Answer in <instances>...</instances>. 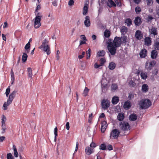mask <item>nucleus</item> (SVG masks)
Instances as JSON below:
<instances>
[{
    "label": "nucleus",
    "instance_id": "f257e3e1",
    "mask_svg": "<svg viewBox=\"0 0 159 159\" xmlns=\"http://www.w3.org/2000/svg\"><path fill=\"white\" fill-rule=\"evenodd\" d=\"M111 39H109L107 43V49L111 55L116 54L117 48L120 46L121 39L119 37L116 36L113 42Z\"/></svg>",
    "mask_w": 159,
    "mask_h": 159
},
{
    "label": "nucleus",
    "instance_id": "f03ea898",
    "mask_svg": "<svg viewBox=\"0 0 159 159\" xmlns=\"http://www.w3.org/2000/svg\"><path fill=\"white\" fill-rule=\"evenodd\" d=\"M151 104L149 99H144L140 101L139 105L142 109H146L151 106Z\"/></svg>",
    "mask_w": 159,
    "mask_h": 159
},
{
    "label": "nucleus",
    "instance_id": "7ed1b4c3",
    "mask_svg": "<svg viewBox=\"0 0 159 159\" xmlns=\"http://www.w3.org/2000/svg\"><path fill=\"white\" fill-rule=\"evenodd\" d=\"M119 126L120 129L123 131H126L130 129L129 124L126 121H122L120 123Z\"/></svg>",
    "mask_w": 159,
    "mask_h": 159
},
{
    "label": "nucleus",
    "instance_id": "20e7f679",
    "mask_svg": "<svg viewBox=\"0 0 159 159\" xmlns=\"http://www.w3.org/2000/svg\"><path fill=\"white\" fill-rule=\"evenodd\" d=\"M36 16L34 19V27L35 28L37 29L41 26L40 22L42 15L40 13H38L36 14Z\"/></svg>",
    "mask_w": 159,
    "mask_h": 159
},
{
    "label": "nucleus",
    "instance_id": "39448f33",
    "mask_svg": "<svg viewBox=\"0 0 159 159\" xmlns=\"http://www.w3.org/2000/svg\"><path fill=\"white\" fill-rule=\"evenodd\" d=\"M120 133V132L117 129H113L110 134V139H117Z\"/></svg>",
    "mask_w": 159,
    "mask_h": 159
},
{
    "label": "nucleus",
    "instance_id": "423d86ee",
    "mask_svg": "<svg viewBox=\"0 0 159 159\" xmlns=\"http://www.w3.org/2000/svg\"><path fill=\"white\" fill-rule=\"evenodd\" d=\"M101 105L102 108L106 110L110 106V101L107 99H103L101 102Z\"/></svg>",
    "mask_w": 159,
    "mask_h": 159
},
{
    "label": "nucleus",
    "instance_id": "0eeeda50",
    "mask_svg": "<svg viewBox=\"0 0 159 159\" xmlns=\"http://www.w3.org/2000/svg\"><path fill=\"white\" fill-rule=\"evenodd\" d=\"M148 63L146 62L145 64V68L148 70H150L154 65L156 64V62L155 61H152L149 63V66Z\"/></svg>",
    "mask_w": 159,
    "mask_h": 159
},
{
    "label": "nucleus",
    "instance_id": "6e6552de",
    "mask_svg": "<svg viewBox=\"0 0 159 159\" xmlns=\"http://www.w3.org/2000/svg\"><path fill=\"white\" fill-rule=\"evenodd\" d=\"M148 52L147 50L144 48L143 49L139 52V55L140 58H145L147 55Z\"/></svg>",
    "mask_w": 159,
    "mask_h": 159
},
{
    "label": "nucleus",
    "instance_id": "1a4fd4ad",
    "mask_svg": "<svg viewBox=\"0 0 159 159\" xmlns=\"http://www.w3.org/2000/svg\"><path fill=\"white\" fill-rule=\"evenodd\" d=\"M135 37L137 39L140 40L143 37V35L141 31L137 30L136 31L135 33Z\"/></svg>",
    "mask_w": 159,
    "mask_h": 159
},
{
    "label": "nucleus",
    "instance_id": "9d476101",
    "mask_svg": "<svg viewBox=\"0 0 159 159\" xmlns=\"http://www.w3.org/2000/svg\"><path fill=\"white\" fill-rule=\"evenodd\" d=\"M84 23L86 27H88L90 26L91 23L90 20V17L89 16H86L85 20L84 21Z\"/></svg>",
    "mask_w": 159,
    "mask_h": 159
},
{
    "label": "nucleus",
    "instance_id": "9b49d317",
    "mask_svg": "<svg viewBox=\"0 0 159 159\" xmlns=\"http://www.w3.org/2000/svg\"><path fill=\"white\" fill-rule=\"evenodd\" d=\"M153 47L155 50H159V38H157L154 41Z\"/></svg>",
    "mask_w": 159,
    "mask_h": 159
},
{
    "label": "nucleus",
    "instance_id": "f8f14e48",
    "mask_svg": "<svg viewBox=\"0 0 159 159\" xmlns=\"http://www.w3.org/2000/svg\"><path fill=\"white\" fill-rule=\"evenodd\" d=\"M107 6L110 7H116V4L112 0H108L107 2Z\"/></svg>",
    "mask_w": 159,
    "mask_h": 159
},
{
    "label": "nucleus",
    "instance_id": "ddd939ff",
    "mask_svg": "<svg viewBox=\"0 0 159 159\" xmlns=\"http://www.w3.org/2000/svg\"><path fill=\"white\" fill-rule=\"evenodd\" d=\"M158 55V52L157 50H153L151 52V57L152 59H155Z\"/></svg>",
    "mask_w": 159,
    "mask_h": 159
},
{
    "label": "nucleus",
    "instance_id": "4468645a",
    "mask_svg": "<svg viewBox=\"0 0 159 159\" xmlns=\"http://www.w3.org/2000/svg\"><path fill=\"white\" fill-rule=\"evenodd\" d=\"M157 29L156 27H152L151 29L149 30V32L150 34H153L154 36L157 34Z\"/></svg>",
    "mask_w": 159,
    "mask_h": 159
},
{
    "label": "nucleus",
    "instance_id": "2eb2a0df",
    "mask_svg": "<svg viewBox=\"0 0 159 159\" xmlns=\"http://www.w3.org/2000/svg\"><path fill=\"white\" fill-rule=\"evenodd\" d=\"M107 127V122L104 121L102 123L101 130L102 133H104Z\"/></svg>",
    "mask_w": 159,
    "mask_h": 159
},
{
    "label": "nucleus",
    "instance_id": "dca6fc26",
    "mask_svg": "<svg viewBox=\"0 0 159 159\" xmlns=\"http://www.w3.org/2000/svg\"><path fill=\"white\" fill-rule=\"evenodd\" d=\"M131 103L129 101H126L124 105V107L125 110L129 109L131 107Z\"/></svg>",
    "mask_w": 159,
    "mask_h": 159
},
{
    "label": "nucleus",
    "instance_id": "f3484780",
    "mask_svg": "<svg viewBox=\"0 0 159 159\" xmlns=\"http://www.w3.org/2000/svg\"><path fill=\"white\" fill-rule=\"evenodd\" d=\"M43 51L45 52L48 55L50 54L51 53L50 47L48 45H47L46 46H44L43 47Z\"/></svg>",
    "mask_w": 159,
    "mask_h": 159
},
{
    "label": "nucleus",
    "instance_id": "a211bd4d",
    "mask_svg": "<svg viewBox=\"0 0 159 159\" xmlns=\"http://www.w3.org/2000/svg\"><path fill=\"white\" fill-rule=\"evenodd\" d=\"M119 101V98L116 96H114L112 98L111 102L114 105L117 104Z\"/></svg>",
    "mask_w": 159,
    "mask_h": 159
},
{
    "label": "nucleus",
    "instance_id": "6ab92c4d",
    "mask_svg": "<svg viewBox=\"0 0 159 159\" xmlns=\"http://www.w3.org/2000/svg\"><path fill=\"white\" fill-rule=\"evenodd\" d=\"M145 44L149 46L151 45V40L150 38L149 37H146L144 39Z\"/></svg>",
    "mask_w": 159,
    "mask_h": 159
},
{
    "label": "nucleus",
    "instance_id": "aec40b11",
    "mask_svg": "<svg viewBox=\"0 0 159 159\" xmlns=\"http://www.w3.org/2000/svg\"><path fill=\"white\" fill-rule=\"evenodd\" d=\"M93 152V149L89 147H87L85 148V152L88 155H90Z\"/></svg>",
    "mask_w": 159,
    "mask_h": 159
},
{
    "label": "nucleus",
    "instance_id": "412c9836",
    "mask_svg": "<svg viewBox=\"0 0 159 159\" xmlns=\"http://www.w3.org/2000/svg\"><path fill=\"white\" fill-rule=\"evenodd\" d=\"M125 118L124 114L122 113H119L117 116V119L120 121H121L123 120Z\"/></svg>",
    "mask_w": 159,
    "mask_h": 159
},
{
    "label": "nucleus",
    "instance_id": "4be33fe9",
    "mask_svg": "<svg viewBox=\"0 0 159 159\" xmlns=\"http://www.w3.org/2000/svg\"><path fill=\"white\" fill-rule=\"evenodd\" d=\"M141 23V19L139 17H136L134 20V23L136 25H139Z\"/></svg>",
    "mask_w": 159,
    "mask_h": 159
},
{
    "label": "nucleus",
    "instance_id": "5701e85b",
    "mask_svg": "<svg viewBox=\"0 0 159 159\" xmlns=\"http://www.w3.org/2000/svg\"><path fill=\"white\" fill-rule=\"evenodd\" d=\"M129 118L130 120L134 121L137 120V116L136 114H132L129 116Z\"/></svg>",
    "mask_w": 159,
    "mask_h": 159
},
{
    "label": "nucleus",
    "instance_id": "b1692460",
    "mask_svg": "<svg viewBox=\"0 0 159 159\" xmlns=\"http://www.w3.org/2000/svg\"><path fill=\"white\" fill-rule=\"evenodd\" d=\"M148 86L147 84H143L142 86V90L143 92L146 93L148 92Z\"/></svg>",
    "mask_w": 159,
    "mask_h": 159
},
{
    "label": "nucleus",
    "instance_id": "393cba45",
    "mask_svg": "<svg viewBox=\"0 0 159 159\" xmlns=\"http://www.w3.org/2000/svg\"><path fill=\"white\" fill-rule=\"evenodd\" d=\"M127 28L125 26H122L120 29L121 34L124 35L125 34L127 33Z\"/></svg>",
    "mask_w": 159,
    "mask_h": 159
},
{
    "label": "nucleus",
    "instance_id": "a878e982",
    "mask_svg": "<svg viewBox=\"0 0 159 159\" xmlns=\"http://www.w3.org/2000/svg\"><path fill=\"white\" fill-rule=\"evenodd\" d=\"M48 39H45L43 41L42 44L39 47V48L40 49L43 48V46L48 45Z\"/></svg>",
    "mask_w": 159,
    "mask_h": 159
},
{
    "label": "nucleus",
    "instance_id": "bb28decb",
    "mask_svg": "<svg viewBox=\"0 0 159 159\" xmlns=\"http://www.w3.org/2000/svg\"><path fill=\"white\" fill-rule=\"evenodd\" d=\"M104 35L105 38H108L110 36L111 32L109 30L106 29L104 32Z\"/></svg>",
    "mask_w": 159,
    "mask_h": 159
},
{
    "label": "nucleus",
    "instance_id": "cd10ccee",
    "mask_svg": "<svg viewBox=\"0 0 159 159\" xmlns=\"http://www.w3.org/2000/svg\"><path fill=\"white\" fill-rule=\"evenodd\" d=\"M116 66V64L114 62H111L109 63L108 67L109 69L113 70L115 68Z\"/></svg>",
    "mask_w": 159,
    "mask_h": 159
},
{
    "label": "nucleus",
    "instance_id": "c85d7f7f",
    "mask_svg": "<svg viewBox=\"0 0 159 159\" xmlns=\"http://www.w3.org/2000/svg\"><path fill=\"white\" fill-rule=\"evenodd\" d=\"M13 148L14 151V156L15 157H17L18 156V153L16 148V146L15 145H13Z\"/></svg>",
    "mask_w": 159,
    "mask_h": 159
},
{
    "label": "nucleus",
    "instance_id": "c756f323",
    "mask_svg": "<svg viewBox=\"0 0 159 159\" xmlns=\"http://www.w3.org/2000/svg\"><path fill=\"white\" fill-rule=\"evenodd\" d=\"M125 23L127 24L128 26H130L132 24V20L130 18L126 19L125 20Z\"/></svg>",
    "mask_w": 159,
    "mask_h": 159
},
{
    "label": "nucleus",
    "instance_id": "7c9ffc66",
    "mask_svg": "<svg viewBox=\"0 0 159 159\" xmlns=\"http://www.w3.org/2000/svg\"><path fill=\"white\" fill-rule=\"evenodd\" d=\"M105 54V52L104 50H102L98 52L97 53V56L98 57H103Z\"/></svg>",
    "mask_w": 159,
    "mask_h": 159
},
{
    "label": "nucleus",
    "instance_id": "2f4dec72",
    "mask_svg": "<svg viewBox=\"0 0 159 159\" xmlns=\"http://www.w3.org/2000/svg\"><path fill=\"white\" fill-rule=\"evenodd\" d=\"M27 70L28 73V77L31 79L32 77V70L31 68L29 67L28 68Z\"/></svg>",
    "mask_w": 159,
    "mask_h": 159
},
{
    "label": "nucleus",
    "instance_id": "473e14b6",
    "mask_svg": "<svg viewBox=\"0 0 159 159\" xmlns=\"http://www.w3.org/2000/svg\"><path fill=\"white\" fill-rule=\"evenodd\" d=\"M89 90V89L87 87H85L83 93V96L84 97L87 96Z\"/></svg>",
    "mask_w": 159,
    "mask_h": 159
},
{
    "label": "nucleus",
    "instance_id": "72a5a7b5",
    "mask_svg": "<svg viewBox=\"0 0 159 159\" xmlns=\"http://www.w3.org/2000/svg\"><path fill=\"white\" fill-rule=\"evenodd\" d=\"M140 75L141 78L143 80H146L148 76L147 74L144 72H142L141 73Z\"/></svg>",
    "mask_w": 159,
    "mask_h": 159
},
{
    "label": "nucleus",
    "instance_id": "f704fd0d",
    "mask_svg": "<svg viewBox=\"0 0 159 159\" xmlns=\"http://www.w3.org/2000/svg\"><path fill=\"white\" fill-rule=\"evenodd\" d=\"M28 56L26 54L24 53L22 56V61L24 62H25L27 60Z\"/></svg>",
    "mask_w": 159,
    "mask_h": 159
},
{
    "label": "nucleus",
    "instance_id": "c9c22d12",
    "mask_svg": "<svg viewBox=\"0 0 159 159\" xmlns=\"http://www.w3.org/2000/svg\"><path fill=\"white\" fill-rule=\"evenodd\" d=\"M6 120V118L4 115L2 116V125H5V122Z\"/></svg>",
    "mask_w": 159,
    "mask_h": 159
},
{
    "label": "nucleus",
    "instance_id": "e433bc0d",
    "mask_svg": "<svg viewBox=\"0 0 159 159\" xmlns=\"http://www.w3.org/2000/svg\"><path fill=\"white\" fill-rule=\"evenodd\" d=\"M16 91L14 90L10 94L9 97L11 98V99H13L15 96L16 94Z\"/></svg>",
    "mask_w": 159,
    "mask_h": 159
},
{
    "label": "nucleus",
    "instance_id": "4c0bfd02",
    "mask_svg": "<svg viewBox=\"0 0 159 159\" xmlns=\"http://www.w3.org/2000/svg\"><path fill=\"white\" fill-rule=\"evenodd\" d=\"M11 81H12L11 84H12L15 80V77L14 73L13 72L12 69L11 70Z\"/></svg>",
    "mask_w": 159,
    "mask_h": 159
},
{
    "label": "nucleus",
    "instance_id": "58836bf2",
    "mask_svg": "<svg viewBox=\"0 0 159 159\" xmlns=\"http://www.w3.org/2000/svg\"><path fill=\"white\" fill-rule=\"evenodd\" d=\"M118 86L117 85L115 84H112L111 86V90L113 91H115L117 89Z\"/></svg>",
    "mask_w": 159,
    "mask_h": 159
},
{
    "label": "nucleus",
    "instance_id": "ea45409f",
    "mask_svg": "<svg viewBox=\"0 0 159 159\" xmlns=\"http://www.w3.org/2000/svg\"><path fill=\"white\" fill-rule=\"evenodd\" d=\"M88 7L86 5L84 6L83 7V15H84L86 14L88 11Z\"/></svg>",
    "mask_w": 159,
    "mask_h": 159
},
{
    "label": "nucleus",
    "instance_id": "a19ab883",
    "mask_svg": "<svg viewBox=\"0 0 159 159\" xmlns=\"http://www.w3.org/2000/svg\"><path fill=\"white\" fill-rule=\"evenodd\" d=\"M86 53L87 54L86 58L87 59H89L91 54V50L90 48H89L88 50L86 51Z\"/></svg>",
    "mask_w": 159,
    "mask_h": 159
},
{
    "label": "nucleus",
    "instance_id": "79ce46f5",
    "mask_svg": "<svg viewBox=\"0 0 159 159\" xmlns=\"http://www.w3.org/2000/svg\"><path fill=\"white\" fill-rule=\"evenodd\" d=\"M100 148H99L102 150H105L107 149V147L106 145L104 143H102L100 145Z\"/></svg>",
    "mask_w": 159,
    "mask_h": 159
},
{
    "label": "nucleus",
    "instance_id": "37998d69",
    "mask_svg": "<svg viewBox=\"0 0 159 159\" xmlns=\"http://www.w3.org/2000/svg\"><path fill=\"white\" fill-rule=\"evenodd\" d=\"M134 94L132 92H130L129 93V95L128 96V98L130 100L134 98Z\"/></svg>",
    "mask_w": 159,
    "mask_h": 159
},
{
    "label": "nucleus",
    "instance_id": "c03bdc74",
    "mask_svg": "<svg viewBox=\"0 0 159 159\" xmlns=\"http://www.w3.org/2000/svg\"><path fill=\"white\" fill-rule=\"evenodd\" d=\"M127 37L126 36H124L121 39V43H125L127 42Z\"/></svg>",
    "mask_w": 159,
    "mask_h": 159
},
{
    "label": "nucleus",
    "instance_id": "a18cd8bd",
    "mask_svg": "<svg viewBox=\"0 0 159 159\" xmlns=\"http://www.w3.org/2000/svg\"><path fill=\"white\" fill-rule=\"evenodd\" d=\"M135 11L136 14L139 13L141 11L140 7L138 6L136 7L135 8Z\"/></svg>",
    "mask_w": 159,
    "mask_h": 159
},
{
    "label": "nucleus",
    "instance_id": "49530a36",
    "mask_svg": "<svg viewBox=\"0 0 159 159\" xmlns=\"http://www.w3.org/2000/svg\"><path fill=\"white\" fill-rule=\"evenodd\" d=\"M100 64L102 66H103L104 63L106 62V59L104 58H102L100 60Z\"/></svg>",
    "mask_w": 159,
    "mask_h": 159
},
{
    "label": "nucleus",
    "instance_id": "de8ad7c7",
    "mask_svg": "<svg viewBox=\"0 0 159 159\" xmlns=\"http://www.w3.org/2000/svg\"><path fill=\"white\" fill-rule=\"evenodd\" d=\"M148 6H151L152 5L153 2L152 0H146Z\"/></svg>",
    "mask_w": 159,
    "mask_h": 159
},
{
    "label": "nucleus",
    "instance_id": "09e8293b",
    "mask_svg": "<svg viewBox=\"0 0 159 159\" xmlns=\"http://www.w3.org/2000/svg\"><path fill=\"white\" fill-rule=\"evenodd\" d=\"M7 159H13L14 157L10 153H7Z\"/></svg>",
    "mask_w": 159,
    "mask_h": 159
},
{
    "label": "nucleus",
    "instance_id": "8fccbe9b",
    "mask_svg": "<svg viewBox=\"0 0 159 159\" xmlns=\"http://www.w3.org/2000/svg\"><path fill=\"white\" fill-rule=\"evenodd\" d=\"M10 92V87L9 86L6 89V95L7 97H8Z\"/></svg>",
    "mask_w": 159,
    "mask_h": 159
},
{
    "label": "nucleus",
    "instance_id": "3c124183",
    "mask_svg": "<svg viewBox=\"0 0 159 159\" xmlns=\"http://www.w3.org/2000/svg\"><path fill=\"white\" fill-rule=\"evenodd\" d=\"M115 1L116 5L118 7H120L121 6V3L120 0H115Z\"/></svg>",
    "mask_w": 159,
    "mask_h": 159
},
{
    "label": "nucleus",
    "instance_id": "603ef678",
    "mask_svg": "<svg viewBox=\"0 0 159 159\" xmlns=\"http://www.w3.org/2000/svg\"><path fill=\"white\" fill-rule=\"evenodd\" d=\"M13 100V99H11V98L9 97V98H8L7 102L6 103L7 106H9L10 104H11V103Z\"/></svg>",
    "mask_w": 159,
    "mask_h": 159
},
{
    "label": "nucleus",
    "instance_id": "864d4df0",
    "mask_svg": "<svg viewBox=\"0 0 159 159\" xmlns=\"http://www.w3.org/2000/svg\"><path fill=\"white\" fill-rule=\"evenodd\" d=\"M30 42H28L25 45V50H28L29 48H30Z\"/></svg>",
    "mask_w": 159,
    "mask_h": 159
},
{
    "label": "nucleus",
    "instance_id": "5fc2aeb1",
    "mask_svg": "<svg viewBox=\"0 0 159 159\" xmlns=\"http://www.w3.org/2000/svg\"><path fill=\"white\" fill-rule=\"evenodd\" d=\"M74 0H70L68 2V5L69 6H71L74 5Z\"/></svg>",
    "mask_w": 159,
    "mask_h": 159
},
{
    "label": "nucleus",
    "instance_id": "6e6d98bb",
    "mask_svg": "<svg viewBox=\"0 0 159 159\" xmlns=\"http://www.w3.org/2000/svg\"><path fill=\"white\" fill-rule=\"evenodd\" d=\"M54 134L55 137H57V129L56 127L54 129Z\"/></svg>",
    "mask_w": 159,
    "mask_h": 159
},
{
    "label": "nucleus",
    "instance_id": "4d7b16f0",
    "mask_svg": "<svg viewBox=\"0 0 159 159\" xmlns=\"http://www.w3.org/2000/svg\"><path fill=\"white\" fill-rule=\"evenodd\" d=\"M7 106V104L6 102H5L4 103L3 106V109L4 110H6L7 109V106Z\"/></svg>",
    "mask_w": 159,
    "mask_h": 159
},
{
    "label": "nucleus",
    "instance_id": "13d9d810",
    "mask_svg": "<svg viewBox=\"0 0 159 159\" xmlns=\"http://www.w3.org/2000/svg\"><path fill=\"white\" fill-rule=\"evenodd\" d=\"M2 133L3 134L4 133L5 130L6 129V125H2Z\"/></svg>",
    "mask_w": 159,
    "mask_h": 159
},
{
    "label": "nucleus",
    "instance_id": "bf43d9fd",
    "mask_svg": "<svg viewBox=\"0 0 159 159\" xmlns=\"http://www.w3.org/2000/svg\"><path fill=\"white\" fill-rule=\"evenodd\" d=\"M101 66H102L100 64L98 65L97 63H95L94 65V67L95 68H98Z\"/></svg>",
    "mask_w": 159,
    "mask_h": 159
},
{
    "label": "nucleus",
    "instance_id": "052dcab7",
    "mask_svg": "<svg viewBox=\"0 0 159 159\" xmlns=\"http://www.w3.org/2000/svg\"><path fill=\"white\" fill-rule=\"evenodd\" d=\"M79 146V143L78 142H76V147H75V153L76 152L78 149V148Z\"/></svg>",
    "mask_w": 159,
    "mask_h": 159
},
{
    "label": "nucleus",
    "instance_id": "680f3d73",
    "mask_svg": "<svg viewBox=\"0 0 159 159\" xmlns=\"http://www.w3.org/2000/svg\"><path fill=\"white\" fill-rule=\"evenodd\" d=\"M107 149L109 150H113V147L112 146L111 144L108 145V146H107Z\"/></svg>",
    "mask_w": 159,
    "mask_h": 159
},
{
    "label": "nucleus",
    "instance_id": "e2e57ef3",
    "mask_svg": "<svg viewBox=\"0 0 159 159\" xmlns=\"http://www.w3.org/2000/svg\"><path fill=\"white\" fill-rule=\"evenodd\" d=\"M58 0H54V1L52 2V5L56 7L57 6V2Z\"/></svg>",
    "mask_w": 159,
    "mask_h": 159
},
{
    "label": "nucleus",
    "instance_id": "0e129e2a",
    "mask_svg": "<svg viewBox=\"0 0 159 159\" xmlns=\"http://www.w3.org/2000/svg\"><path fill=\"white\" fill-rule=\"evenodd\" d=\"M90 147L92 148H95L96 145L95 143L92 142L90 145Z\"/></svg>",
    "mask_w": 159,
    "mask_h": 159
},
{
    "label": "nucleus",
    "instance_id": "69168bd1",
    "mask_svg": "<svg viewBox=\"0 0 159 159\" xmlns=\"http://www.w3.org/2000/svg\"><path fill=\"white\" fill-rule=\"evenodd\" d=\"M66 128L67 130H69L70 129L69 123V122H66Z\"/></svg>",
    "mask_w": 159,
    "mask_h": 159
},
{
    "label": "nucleus",
    "instance_id": "338daca9",
    "mask_svg": "<svg viewBox=\"0 0 159 159\" xmlns=\"http://www.w3.org/2000/svg\"><path fill=\"white\" fill-rule=\"evenodd\" d=\"M153 19V18L152 16H149L148 17L147 20L148 22H149L151 20Z\"/></svg>",
    "mask_w": 159,
    "mask_h": 159
},
{
    "label": "nucleus",
    "instance_id": "774afa93",
    "mask_svg": "<svg viewBox=\"0 0 159 159\" xmlns=\"http://www.w3.org/2000/svg\"><path fill=\"white\" fill-rule=\"evenodd\" d=\"M80 37H82L81 39H82L83 40H84V41L87 40V39L86 38V37L84 35H81Z\"/></svg>",
    "mask_w": 159,
    "mask_h": 159
}]
</instances>
